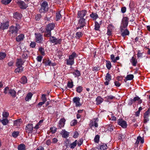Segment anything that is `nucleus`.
<instances>
[{"instance_id": "nucleus-22", "label": "nucleus", "mask_w": 150, "mask_h": 150, "mask_svg": "<svg viewBox=\"0 0 150 150\" xmlns=\"http://www.w3.org/2000/svg\"><path fill=\"white\" fill-rule=\"evenodd\" d=\"M89 126L91 128H92V127L93 126H95L96 127H98V123L96 122V121H94L92 120L90 121V123L89 124Z\"/></svg>"}, {"instance_id": "nucleus-54", "label": "nucleus", "mask_w": 150, "mask_h": 150, "mask_svg": "<svg viewBox=\"0 0 150 150\" xmlns=\"http://www.w3.org/2000/svg\"><path fill=\"white\" fill-rule=\"evenodd\" d=\"M99 139V136L98 135H96L94 139V141L95 142L98 143Z\"/></svg>"}, {"instance_id": "nucleus-13", "label": "nucleus", "mask_w": 150, "mask_h": 150, "mask_svg": "<svg viewBox=\"0 0 150 150\" xmlns=\"http://www.w3.org/2000/svg\"><path fill=\"white\" fill-rule=\"evenodd\" d=\"M87 13V11L85 10L79 11L78 13L77 18H83V17L86 15Z\"/></svg>"}, {"instance_id": "nucleus-8", "label": "nucleus", "mask_w": 150, "mask_h": 150, "mask_svg": "<svg viewBox=\"0 0 150 150\" xmlns=\"http://www.w3.org/2000/svg\"><path fill=\"white\" fill-rule=\"evenodd\" d=\"M117 122L118 124L122 128H125L127 127V124L126 121L122 119H120L117 120Z\"/></svg>"}, {"instance_id": "nucleus-10", "label": "nucleus", "mask_w": 150, "mask_h": 150, "mask_svg": "<svg viewBox=\"0 0 150 150\" xmlns=\"http://www.w3.org/2000/svg\"><path fill=\"white\" fill-rule=\"evenodd\" d=\"M124 28H122V27H120V30L121 33V35L124 37L126 35H128L129 34V31L127 29H124Z\"/></svg>"}, {"instance_id": "nucleus-43", "label": "nucleus", "mask_w": 150, "mask_h": 150, "mask_svg": "<svg viewBox=\"0 0 150 150\" xmlns=\"http://www.w3.org/2000/svg\"><path fill=\"white\" fill-rule=\"evenodd\" d=\"M95 23V29L96 30H99L100 28L99 24L97 21H96Z\"/></svg>"}, {"instance_id": "nucleus-3", "label": "nucleus", "mask_w": 150, "mask_h": 150, "mask_svg": "<svg viewBox=\"0 0 150 150\" xmlns=\"http://www.w3.org/2000/svg\"><path fill=\"white\" fill-rule=\"evenodd\" d=\"M129 22V18L127 17H124L123 18L122 22L121 23V25L120 27L125 28L127 26Z\"/></svg>"}, {"instance_id": "nucleus-15", "label": "nucleus", "mask_w": 150, "mask_h": 150, "mask_svg": "<svg viewBox=\"0 0 150 150\" xmlns=\"http://www.w3.org/2000/svg\"><path fill=\"white\" fill-rule=\"evenodd\" d=\"M73 100L74 103H75L76 106H80L81 105V104L80 103V98L79 97L74 98H73Z\"/></svg>"}, {"instance_id": "nucleus-34", "label": "nucleus", "mask_w": 150, "mask_h": 150, "mask_svg": "<svg viewBox=\"0 0 150 150\" xmlns=\"http://www.w3.org/2000/svg\"><path fill=\"white\" fill-rule=\"evenodd\" d=\"M18 150H25V146L24 144H21L19 145L18 146Z\"/></svg>"}, {"instance_id": "nucleus-30", "label": "nucleus", "mask_w": 150, "mask_h": 150, "mask_svg": "<svg viewBox=\"0 0 150 150\" xmlns=\"http://www.w3.org/2000/svg\"><path fill=\"white\" fill-rule=\"evenodd\" d=\"M103 99L100 97H98L96 99V104L97 105L100 104L103 101Z\"/></svg>"}, {"instance_id": "nucleus-40", "label": "nucleus", "mask_w": 150, "mask_h": 150, "mask_svg": "<svg viewBox=\"0 0 150 150\" xmlns=\"http://www.w3.org/2000/svg\"><path fill=\"white\" fill-rule=\"evenodd\" d=\"M19 131L13 132L12 134V136L14 138H16L19 134Z\"/></svg>"}, {"instance_id": "nucleus-63", "label": "nucleus", "mask_w": 150, "mask_h": 150, "mask_svg": "<svg viewBox=\"0 0 150 150\" xmlns=\"http://www.w3.org/2000/svg\"><path fill=\"white\" fill-rule=\"evenodd\" d=\"M114 98H115L114 96H112L110 95V96H107L106 97V98L108 100H112V99H113Z\"/></svg>"}, {"instance_id": "nucleus-41", "label": "nucleus", "mask_w": 150, "mask_h": 150, "mask_svg": "<svg viewBox=\"0 0 150 150\" xmlns=\"http://www.w3.org/2000/svg\"><path fill=\"white\" fill-rule=\"evenodd\" d=\"M134 78V75L133 74H129L127 75L125 77V79L127 80H132Z\"/></svg>"}, {"instance_id": "nucleus-56", "label": "nucleus", "mask_w": 150, "mask_h": 150, "mask_svg": "<svg viewBox=\"0 0 150 150\" xmlns=\"http://www.w3.org/2000/svg\"><path fill=\"white\" fill-rule=\"evenodd\" d=\"M41 17V16L40 14H38L35 16V19L36 21L39 20Z\"/></svg>"}, {"instance_id": "nucleus-2", "label": "nucleus", "mask_w": 150, "mask_h": 150, "mask_svg": "<svg viewBox=\"0 0 150 150\" xmlns=\"http://www.w3.org/2000/svg\"><path fill=\"white\" fill-rule=\"evenodd\" d=\"M35 42L38 43H42L43 41L42 35L40 33H35Z\"/></svg>"}, {"instance_id": "nucleus-58", "label": "nucleus", "mask_w": 150, "mask_h": 150, "mask_svg": "<svg viewBox=\"0 0 150 150\" xmlns=\"http://www.w3.org/2000/svg\"><path fill=\"white\" fill-rule=\"evenodd\" d=\"M110 58L112 60V61L114 62H116V60H115V58L114 55L113 54H112L110 56Z\"/></svg>"}, {"instance_id": "nucleus-18", "label": "nucleus", "mask_w": 150, "mask_h": 150, "mask_svg": "<svg viewBox=\"0 0 150 150\" xmlns=\"http://www.w3.org/2000/svg\"><path fill=\"white\" fill-rule=\"evenodd\" d=\"M108 148L107 144H102L98 146V150H106Z\"/></svg>"}, {"instance_id": "nucleus-14", "label": "nucleus", "mask_w": 150, "mask_h": 150, "mask_svg": "<svg viewBox=\"0 0 150 150\" xmlns=\"http://www.w3.org/2000/svg\"><path fill=\"white\" fill-rule=\"evenodd\" d=\"M55 25L53 23H50L48 24L45 28V29L51 31L52 30H53L55 27Z\"/></svg>"}, {"instance_id": "nucleus-35", "label": "nucleus", "mask_w": 150, "mask_h": 150, "mask_svg": "<svg viewBox=\"0 0 150 150\" xmlns=\"http://www.w3.org/2000/svg\"><path fill=\"white\" fill-rule=\"evenodd\" d=\"M63 137L66 138L69 135V133L64 130H63L62 132Z\"/></svg>"}, {"instance_id": "nucleus-55", "label": "nucleus", "mask_w": 150, "mask_h": 150, "mask_svg": "<svg viewBox=\"0 0 150 150\" xmlns=\"http://www.w3.org/2000/svg\"><path fill=\"white\" fill-rule=\"evenodd\" d=\"M114 126H113L111 125H110L108 127V129L110 131L113 130V129Z\"/></svg>"}, {"instance_id": "nucleus-9", "label": "nucleus", "mask_w": 150, "mask_h": 150, "mask_svg": "<svg viewBox=\"0 0 150 150\" xmlns=\"http://www.w3.org/2000/svg\"><path fill=\"white\" fill-rule=\"evenodd\" d=\"M33 127V125L32 124H29L27 125L25 128V130L27 133H32Z\"/></svg>"}, {"instance_id": "nucleus-36", "label": "nucleus", "mask_w": 150, "mask_h": 150, "mask_svg": "<svg viewBox=\"0 0 150 150\" xmlns=\"http://www.w3.org/2000/svg\"><path fill=\"white\" fill-rule=\"evenodd\" d=\"M51 31L48 30H46L45 29V31L44 36L45 37H51Z\"/></svg>"}, {"instance_id": "nucleus-11", "label": "nucleus", "mask_w": 150, "mask_h": 150, "mask_svg": "<svg viewBox=\"0 0 150 150\" xmlns=\"http://www.w3.org/2000/svg\"><path fill=\"white\" fill-rule=\"evenodd\" d=\"M9 25V22L8 21L1 23L0 24V29L3 30L6 29L8 28Z\"/></svg>"}, {"instance_id": "nucleus-27", "label": "nucleus", "mask_w": 150, "mask_h": 150, "mask_svg": "<svg viewBox=\"0 0 150 150\" xmlns=\"http://www.w3.org/2000/svg\"><path fill=\"white\" fill-rule=\"evenodd\" d=\"M13 17L17 19H20L21 18L22 15L17 12H16L14 13Z\"/></svg>"}, {"instance_id": "nucleus-50", "label": "nucleus", "mask_w": 150, "mask_h": 150, "mask_svg": "<svg viewBox=\"0 0 150 150\" xmlns=\"http://www.w3.org/2000/svg\"><path fill=\"white\" fill-rule=\"evenodd\" d=\"M3 117L6 118L9 116V113L7 112H3L2 114Z\"/></svg>"}, {"instance_id": "nucleus-52", "label": "nucleus", "mask_w": 150, "mask_h": 150, "mask_svg": "<svg viewBox=\"0 0 150 150\" xmlns=\"http://www.w3.org/2000/svg\"><path fill=\"white\" fill-rule=\"evenodd\" d=\"M82 35V33L81 32H77L76 33V36L77 38H80Z\"/></svg>"}, {"instance_id": "nucleus-12", "label": "nucleus", "mask_w": 150, "mask_h": 150, "mask_svg": "<svg viewBox=\"0 0 150 150\" xmlns=\"http://www.w3.org/2000/svg\"><path fill=\"white\" fill-rule=\"evenodd\" d=\"M105 81L104 82V84L105 86L108 85L109 82L111 80V76L108 73L106 74L105 76Z\"/></svg>"}, {"instance_id": "nucleus-37", "label": "nucleus", "mask_w": 150, "mask_h": 150, "mask_svg": "<svg viewBox=\"0 0 150 150\" xmlns=\"http://www.w3.org/2000/svg\"><path fill=\"white\" fill-rule=\"evenodd\" d=\"M111 28H114L112 25H110L108 27L107 34L108 35H111V31L110 30Z\"/></svg>"}, {"instance_id": "nucleus-42", "label": "nucleus", "mask_w": 150, "mask_h": 150, "mask_svg": "<svg viewBox=\"0 0 150 150\" xmlns=\"http://www.w3.org/2000/svg\"><path fill=\"white\" fill-rule=\"evenodd\" d=\"M11 1L12 0H2L1 2L3 4L6 5L9 4Z\"/></svg>"}, {"instance_id": "nucleus-39", "label": "nucleus", "mask_w": 150, "mask_h": 150, "mask_svg": "<svg viewBox=\"0 0 150 150\" xmlns=\"http://www.w3.org/2000/svg\"><path fill=\"white\" fill-rule=\"evenodd\" d=\"M33 94L31 93H28L25 98V99L26 101H28L29 100L31 99Z\"/></svg>"}, {"instance_id": "nucleus-51", "label": "nucleus", "mask_w": 150, "mask_h": 150, "mask_svg": "<svg viewBox=\"0 0 150 150\" xmlns=\"http://www.w3.org/2000/svg\"><path fill=\"white\" fill-rule=\"evenodd\" d=\"M137 57L138 58L142 57L143 56V53L141 52V51L139 50L137 51Z\"/></svg>"}, {"instance_id": "nucleus-31", "label": "nucleus", "mask_w": 150, "mask_h": 150, "mask_svg": "<svg viewBox=\"0 0 150 150\" xmlns=\"http://www.w3.org/2000/svg\"><path fill=\"white\" fill-rule=\"evenodd\" d=\"M27 82V79L25 76H23L21 79L20 82L21 83L25 84Z\"/></svg>"}, {"instance_id": "nucleus-19", "label": "nucleus", "mask_w": 150, "mask_h": 150, "mask_svg": "<svg viewBox=\"0 0 150 150\" xmlns=\"http://www.w3.org/2000/svg\"><path fill=\"white\" fill-rule=\"evenodd\" d=\"M66 120L64 118L61 119L59 122L58 125L59 128H61L64 126Z\"/></svg>"}, {"instance_id": "nucleus-38", "label": "nucleus", "mask_w": 150, "mask_h": 150, "mask_svg": "<svg viewBox=\"0 0 150 150\" xmlns=\"http://www.w3.org/2000/svg\"><path fill=\"white\" fill-rule=\"evenodd\" d=\"M76 141H75L72 143L69 144V147L71 149H74L76 146Z\"/></svg>"}, {"instance_id": "nucleus-62", "label": "nucleus", "mask_w": 150, "mask_h": 150, "mask_svg": "<svg viewBox=\"0 0 150 150\" xmlns=\"http://www.w3.org/2000/svg\"><path fill=\"white\" fill-rule=\"evenodd\" d=\"M115 85L117 87L120 86L121 84L118 81H116L114 82Z\"/></svg>"}, {"instance_id": "nucleus-60", "label": "nucleus", "mask_w": 150, "mask_h": 150, "mask_svg": "<svg viewBox=\"0 0 150 150\" xmlns=\"http://www.w3.org/2000/svg\"><path fill=\"white\" fill-rule=\"evenodd\" d=\"M77 123L76 120H73L71 123V126L75 125Z\"/></svg>"}, {"instance_id": "nucleus-44", "label": "nucleus", "mask_w": 150, "mask_h": 150, "mask_svg": "<svg viewBox=\"0 0 150 150\" xmlns=\"http://www.w3.org/2000/svg\"><path fill=\"white\" fill-rule=\"evenodd\" d=\"M56 20L58 21L60 19L61 17V16L60 13V12H58L56 13Z\"/></svg>"}, {"instance_id": "nucleus-24", "label": "nucleus", "mask_w": 150, "mask_h": 150, "mask_svg": "<svg viewBox=\"0 0 150 150\" xmlns=\"http://www.w3.org/2000/svg\"><path fill=\"white\" fill-rule=\"evenodd\" d=\"M24 38V35L23 34H21L16 37V40L17 41L19 42L23 40Z\"/></svg>"}, {"instance_id": "nucleus-4", "label": "nucleus", "mask_w": 150, "mask_h": 150, "mask_svg": "<svg viewBox=\"0 0 150 150\" xmlns=\"http://www.w3.org/2000/svg\"><path fill=\"white\" fill-rule=\"evenodd\" d=\"M20 28V26L18 24H16V26H11L9 28V31L12 34L16 35L17 33L18 30Z\"/></svg>"}, {"instance_id": "nucleus-28", "label": "nucleus", "mask_w": 150, "mask_h": 150, "mask_svg": "<svg viewBox=\"0 0 150 150\" xmlns=\"http://www.w3.org/2000/svg\"><path fill=\"white\" fill-rule=\"evenodd\" d=\"M15 69V71L16 73L17 72H21L23 71V67L22 66H18Z\"/></svg>"}, {"instance_id": "nucleus-64", "label": "nucleus", "mask_w": 150, "mask_h": 150, "mask_svg": "<svg viewBox=\"0 0 150 150\" xmlns=\"http://www.w3.org/2000/svg\"><path fill=\"white\" fill-rule=\"evenodd\" d=\"M126 10V8L125 7H123L121 8V11L123 13H124L125 12Z\"/></svg>"}, {"instance_id": "nucleus-46", "label": "nucleus", "mask_w": 150, "mask_h": 150, "mask_svg": "<svg viewBox=\"0 0 150 150\" xmlns=\"http://www.w3.org/2000/svg\"><path fill=\"white\" fill-rule=\"evenodd\" d=\"M75 141H76V145L77 144L78 146H80L83 144V140L82 139H80L78 141L77 140H76Z\"/></svg>"}, {"instance_id": "nucleus-47", "label": "nucleus", "mask_w": 150, "mask_h": 150, "mask_svg": "<svg viewBox=\"0 0 150 150\" xmlns=\"http://www.w3.org/2000/svg\"><path fill=\"white\" fill-rule=\"evenodd\" d=\"M6 54L3 52L0 53V60L4 58L6 56Z\"/></svg>"}, {"instance_id": "nucleus-20", "label": "nucleus", "mask_w": 150, "mask_h": 150, "mask_svg": "<svg viewBox=\"0 0 150 150\" xmlns=\"http://www.w3.org/2000/svg\"><path fill=\"white\" fill-rule=\"evenodd\" d=\"M22 123V120L21 118L14 120L13 122L14 125L16 126H20Z\"/></svg>"}, {"instance_id": "nucleus-59", "label": "nucleus", "mask_w": 150, "mask_h": 150, "mask_svg": "<svg viewBox=\"0 0 150 150\" xmlns=\"http://www.w3.org/2000/svg\"><path fill=\"white\" fill-rule=\"evenodd\" d=\"M39 51L42 55H44L45 52L44 49L42 47H40L39 49Z\"/></svg>"}, {"instance_id": "nucleus-17", "label": "nucleus", "mask_w": 150, "mask_h": 150, "mask_svg": "<svg viewBox=\"0 0 150 150\" xmlns=\"http://www.w3.org/2000/svg\"><path fill=\"white\" fill-rule=\"evenodd\" d=\"M18 3L19 4L20 8L21 9H25L28 7L27 5L23 1H18Z\"/></svg>"}, {"instance_id": "nucleus-1", "label": "nucleus", "mask_w": 150, "mask_h": 150, "mask_svg": "<svg viewBox=\"0 0 150 150\" xmlns=\"http://www.w3.org/2000/svg\"><path fill=\"white\" fill-rule=\"evenodd\" d=\"M77 55L75 52H74L69 56V59L67 60V64L69 65H72L74 63V58L76 57Z\"/></svg>"}, {"instance_id": "nucleus-26", "label": "nucleus", "mask_w": 150, "mask_h": 150, "mask_svg": "<svg viewBox=\"0 0 150 150\" xmlns=\"http://www.w3.org/2000/svg\"><path fill=\"white\" fill-rule=\"evenodd\" d=\"M44 63L45 65L46 66H54L56 65V64L55 63H52L50 60H48L45 62Z\"/></svg>"}, {"instance_id": "nucleus-48", "label": "nucleus", "mask_w": 150, "mask_h": 150, "mask_svg": "<svg viewBox=\"0 0 150 150\" xmlns=\"http://www.w3.org/2000/svg\"><path fill=\"white\" fill-rule=\"evenodd\" d=\"M67 86L69 88H72L74 86L73 82L72 81L71 82L68 81L67 84Z\"/></svg>"}, {"instance_id": "nucleus-5", "label": "nucleus", "mask_w": 150, "mask_h": 150, "mask_svg": "<svg viewBox=\"0 0 150 150\" xmlns=\"http://www.w3.org/2000/svg\"><path fill=\"white\" fill-rule=\"evenodd\" d=\"M50 41L51 43H54V45L60 44L61 40L56 38L54 36H51L50 38Z\"/></svg>"}, {"instance_id": "nucleus-53", "label": "nucleus", "mask_w": 150, "mask_h": 150, "mask_svg": "<svg viewBox=\"0 0 150 150\" xmlns=\"http://www.w3.org/2000/svg\"><path fill=\"white\" fill-rule=\"evenodd\" d=\"M41 99L42 102L45 103L46 101V95L45 94H42L41 97Z\"/></svg>"}, {"instance_id": "nucleus-6", "label": "nucleus", "mask_w": 150, "mask_h": 150, "mask_svg": "<svg viewBox=\"0 0 150 150\" xmlns=\"http://www.w3.org/2000/svg\"><path fill=\"white\" fill-rule=\"evenodd\" d=\"M85 19L84 18H80L79 21L78 27H77L76 29H78L79 28H81L85 26L86 24L85 22Z\"/></svg>"}, {"instance_id": "nucleus-25", "label": "nucleus", "mask_w": 150, "mask_h": 150, "mask_svg": "<svg viewBox=\"0 0 150 150\" xmlns=\"http://www.w3.org/2000/svg\"><path fill=\"white\" fill-rule=\"evenodd\" d=\"M130 62L132 63L133 66H136L137 62L136 59L134 57H132L130 60Z\"/></svg>"}, {"instance_id": "nucleus-32", "label": "nucleus", "mask_w": 150, "mask_h": 150, "mask_svg": "<svg viewBox=\"0 0 150 150\" xmlns=\"http://www.w3.org/2000/svg\"><path fill=\"white\" fill-rule=\"evenodd\" d=\"M0 121L4 125H6L9 122V121L6 118H4L1 120H0Z\"/></svg>"}, {"instance_id": "nucleus-29", "label": "nucleus", "mask_w": 150, "mask_h": 150, "mask_svg": "<svg viewBox=\"0 0 150 150\" xmlns=\"http://www.w3.org/2000/svg\"><path fill=\"white\" fill-rule=\"evenodd\" d=\"M90 16L91 18H92L93 20H96L98 17V15L97 13L93 12L90 15Z\"/></svg>"}, {"instance_id": "nucleus-49", "label": "nucleus", "mask_w": 150, "mask_h": 150, "mask_svg": "<svg viewBox=\"0 0 150 150\" xmlns=\"http://www.w3.org/2000/svg\"><path fill=\"white\" fill-rule=\"evenodd\" d=\"M83 90V88L81 86H79L76 88V91L78 93H81Z\"/></svg>"}, {"instance_id": "nucleus-16", "label": "nucleus", "mask_w": 150, "mask_h": 150, "mask_svg": "<svg viewBox=\"0 0 150 150\" xmlns=\"http://www.w3.org/2000/svg\"><path fill=\"white\" fill-rule=\"evenodd\" d=\"M150 113V112L149 110H148L146 111L144 114V122L146 123L149 120L148 118L149 115Z\"/></svg>"}, {"instance_id": "nucleus-45", "label": "nucleus", "mask_w": 150, "mask_h": 150, "mask_svg": "<svg viewBox=\"0 0 150 150\" xmlns=\"http://www.w3.org/2000/svg\"><path fill=\"white\" fill-rule=\"evenodd\" d=\"M106 66L108 69H110L111 67V64L109 61H106Z\"/></svg>"}, {"instance_id": "nucleus-33", "label": "nucleus", "mask_w": 150, "mask_h": 150, "mask_svg": "<svg viewBox=\"0 0 150 150\" xmlns=\"http://www.w3.org/2000/svg\"><path fill=\"white\" fill-rule=\"evenodd\" d=\"M73 75L75 76V77H79L80 75V72L79 71L76 69L74 70V71L73 72Z\"/></svg>"}, {"instance_id": "nucleus-7", "label": "nucleus", "mask_w": 150, "mask_h": 150, "mask_svg": "<svg viewBox=\"0 0 150 150\" xmlns=\"http://www.w3.org/2000/svg\"><path fill=\"white\" fill-rule=\"evenodd\" d=\"M41 9L40 10L42 12L46 11L48 9L47 2L46 1H44L41 4Z\"/></svg>"}, {"instance_id": "nucleus-61", "label": "nucleus", "mask_w": 150, "mask_h": 150, "mask_svg": "<svg viewBox=\"0 0 150 150\" xmlns=\"http://www.w3.org/2000/svg\"><path fill=\"white\" fill-rule=\"evenodd\" d=\"M35 45H36V43L35 42H32L30 44V46L32 48L35 47Z\"/></svg>"}, {"instance_id": "nucleus-57", "label": "nucleus", "mask_w": 150, "mask_h": 150, "mask_svg": "<svg viewBox=\"0 0 150 150\" xmlns=\"http://www.w3.org/2000/svg\"><path fill=\"white\" fill-rule=\"evenodd\" d=\"M50 129L51 132L53 133H55L57 131V128H56L55 127H51L50 128Z\"/></svg>"}, {"instance_id": "nucleus-21", "label": "nucleus", "mask_w": 150, "mask_h": 150, "mask_svg": "<svg viewBox=\"0 0 150 150\" xmlns=\"http://www.w3.org/2000/svg\"><path fill=\"white\" fill-rule=\"evenodd\" d=\"M24 62L21 59H17V60L16 66L17 67L22 66Z\"/></svg>"}, {"instance_id": "nucleus-23", "label": "nucleus", "mask_w": 150, "mask_h": 150, "mask_svg": "<svg viewBox=\"0 0 150 150\" xmlns=\"http://www.w3.org/2000/svg\"><path fill=\"white\" fill-rule=\"evenodd\" d=\"M8 93L13 98H15L16 96V92L13 89L9 90Z\"/></svg>"}]
</instances>
